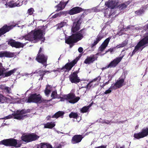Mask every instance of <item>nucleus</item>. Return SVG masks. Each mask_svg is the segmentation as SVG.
I'll use <instances>...</instances> for the list:
<instances>
[{"mask_svg":"<svg viewBox=\"0 0 148 148\" xmlns=\"http://www.w3.org/2000/svg\"><path fill=\"white\" fill-rule=\"evenodd\" d=\"M86 32L84 29L81 30L76 33L73 34L66 40V43L68 44H73L76 43L81 40L83 38V35Z\"/></svg>","mask_w":148,"mask_h":148,"instance_id":"f257e3e1","label":"nucleus"},{"mask_svg":"<svg viewBox=\"0 0 148 148\" xmlns=\"http://www.w3.org/2000/svg\"><path fill=\"white\" fill-rule=\"evenodd\" d=\"M43 30L40 29L36 30L33 33V37H31L30 35H28L26 36L25 38L27 40L31 41L39 40L44 42L45 40V38L43 37Z\"/></svg>","mask_w":148,"mask_h":148,"instance_id":"f03ea898","label":"nucleus"},{"mask_svg":"<svg viewBox=\"0 0 148 148\" xmlns=\"http://www.w3.org/2000/svg\"><path fill=\"white\" fill-rule=\"evenodd\" d=\"M148 44V35L144 36V38L141 39L135 47L134 49L132 52L130 56L132 57L136 52L140 49H141V51L144 48L145 45Z\"/></svg>","mask_w":148,"mask_h":148,"instance_id":"7ed1b4c3","label":"nucleus"},{"mask_svg":"<svg viewBox=\"0 0 148 148\" xmlns=\"http://www.w3.org/2000/svg\"><path fill=\"white\" fill-rule=\"evenodd\" d=\"M126 78L125 74L124 73L117 80L115 83L112 84L110 88L111 90H115L122 87L123 86V83Z\"/></svg>","mask_w":148,"mask_h":148,"instance_id":"20e7f679","label":"nucleus"},{"mask_svg":"<svg viewBox=\"0 0 148 148\" xmlns=\"http://www.w3.org/2000/svg\"><path fill=\"white\" fill-rule=\"evenodd\" d=\"M48 57L44 54L37 55L36 60L39 63L41 64L46 68L47 65V64Z\"/></svg>","mask_w":148,"mask_h":148,"instance_id":"39448f33","label":"nucleus"},{"mask_svg":"<svg viewBox=\"0 0 148 148\" xmlns=\"http://www.w3.org/2000/svg\"><path fill=\"white\" fill-rule=\"evenodd\" d=\"M17 142L15 139H7L3 140L0 142V144H3L6 146H15Z\"/></svg>","mask_w":148,"mask_h":148,"instance_id":"423d86ee","label":"nucleus"},{"mask_svg":"<svg viewBox=\"0 0 148 148\" xmlns=\"http://www.w3.org/2000/svg\"><path fill=\"white\" fill-rule=\"evenodd\" d=\"M78 71H76L71 74L69 76L70 81L72 83L77 84L80 81L79 77H78Z\"/></svg>","mask_w":148,"mask_h":148,"instance_id":"0eeeda50","label":"nucleus"},{"mask_svg":"<svg viewBox=\"0 0 148 148\" xmlns=\"http://www.w3.org/2000/svg\"><path fill=\"white\" fill-rule=\"evenodd\" d=\"M77 60L76 59H74L70 62H68L63 67L60 69L58 68V69H60L61 71H62L64 69H65L67 71H69L71 70L72 68L76 64Z\"/></svg>","mask_w":148,"mask_h":148,"instance_id":"6e6552de","label":"nucleus"},{"mask_svg":"<svg viewBox=\"0 0 148 148\" xmlns=\"http://www.w3.org/2000/svg\"><path fill=\"white\" fill-rule=\"evenodd\" d=\"M75 95L73 93L67 94V100L70 103L74 104L77 102L79 99V97H75Z\"/></svg>","mask_w":148,"mask_h":148,"instance_id":"1a4fd4ad","label":"nucleus"},{"mask_svg":"<svg viewBox=\"0 0 148 148\" xmlns=\"http://www.w3.org/2000/svg\"><path fill=\"white\" fill-rule=\"evenodd\" d=\"M123 57V56L116 58L111 61L109 64L107 66V68H114L116 67L121 61Z\"/></svg>","mask_w":148,"mask_h":148,"instance_id":"9d476101","label":"nucleus"},{"mask_svg":"<svg viewBox=\"0 0 148 148\" xmlns=\"http://www.w3.org/2000/svg\"><path fill=\"white\" fill-rule=\"evenodd\" d=\"M86 10V9H83L79 7H76L73 8L70 10L68 12L70 15H73L82 12Z\"/></svg>","mask_w":148,"mask_h":148,"instance_id":"9b49d317","label":"nucleus"},{"mask_svg":"<svg viewBox=\"0 0 148 148\" xmlns=\"http://www.w3.org/2000/svg\"><path fill=\"white\" fill-rule=\"evenodd\" d=\"M84 137L82 135H75L72 137L71 140V143L73 144L78 143L81 141Z\"/></svg>","mask_w":148,"mask_h":148,"instance_id":"f8f14e48","label":"nucleus"},{"mask_svg":"<svg viewBox=\"0 0 148 148\" xmlns=\"http://www.w3.org/2000/svg\"><path fill=\"white\" fill-rule=\"evenodd\" d=\"M112 37L110 36L106 38L103 42L99 48V50L101 52H103L107 47L109 42L111 39Z\"/></svg>","mask_w":148,"mask_h":148,"instance_id":"ddd939ff","label":"nucleus"},{"mask_svg":"<svg viewBox=\"0 0 148 148\" xmlns=\"http://www.w3.org/2000/svg\"><path fill=\"white\" fill-rule=\"evenodd\" d=\"M118 3L116 0H109L108 2L105 3V5L108 8L113 9L116 6H117Z\"/></svg>","mask_w":148,"mask_h":148,"instance_id":"4468645a","label":"nucleus"},{"mask_svg":"<svg viewBox=\"0 0 148 148\" xmlns=\"http://www.w3.org/2000/svg\"><path fill=\"white\" fill-rule=\"evenodd\" d=\"M30 112V109H28L27 110L23 109L20 111H19V120L23 119L25 118L28 117V116L27 114H23Z\"/></svg>","mask_w":148,"mask_h":148,"instance_id":"2eb2a0df","label":"nucleus"},{"mask_svg":"<svg viewBox=\"0 0 148 148\" xmlns=\"http://www.w3.org/2000/svg\"><path fill=\"white\" fill-rule=\"evenodd\" d=\"M97 60V57L95 55H92L90 56H87L84 61V63L86 64H90L93 63L95 60Z\"/></svg>","mask_w":148,"mask_h":148,"instance_id":"dca6fc26","label":"nucleus"},{"mask_svg":"<svg viewBox=\"0 0 148 148\" xmlns=\"http://www.w3.org/2000/svg\"><path fill=\"white\" fill-rule=\"evenodd\" d=\"M81 23V22L79 21L78 20L76 22H73V26L71 28L72 32L74 33L78 31L80 29Z\"/></svg>","mask_w":148,"mask_h":148,"instance_id":"f3484780","label":"nucleus"},{"mask_svg":"<svg viewBox=\"0 0 148 148\" xmlns=\"http://www.w3.org/2000/svg\"><path fill=\"white\" fill-rule=\"evenodd\" d=\"M104 36L102 32L101 31L100 32L96 40H95L94 42L91 45V47H93L96 45L104 37Z\"/></svg>","mask_w":148,"mask_h":148,"instance_id":"a211bd4d","label":"nucleus"},{"mask_svg":"<svg viewBox=\"0 0 148 148\" xmlns=\"http://www.w3.org/2000/svg\"><path fill=\"white\" fill-rule=\"evenodd\" d=\"M12 53L8 52H0V57H12L13 56Z\"/></svg>","mask_w":148,"mask_h":148,"instance_id":"6ab92c4d","label":"nucleus"},{"mask_svg":"<svg viewBox=\"0 0 148 148\" xmlns=\"http://www.w3.org/2000/svg\"><path fill=\"white\" fill-rule=\"evenodd\" d=\"M8 43L12 47H14L16 48L18 47V42H16L15 40H12L8 42Z\"/></svg>","mask_w":148,"mask_h":148,"instance_id":"aec40b11","label":"nucleus"},{"mask_svg":"<svg viewBox=\"0 0 148 148\" xmlns=\"http://www.w3.org/2000/svg\"><path fill=\"white\" fill-rule=\"evenodd\" d=\"M56 124L54 122H48L44 125V127L46 128L52 129L55 126Z\"/></svg>","mask_w":148,"mask_h":148,"instance_id":"412c9836","label":"nucleus"},{"mask_svg":"<svg viewBox=\"0 0 148 148\" xmlns=\"http://www.w3.org/2000/svg\"><path fill=\"white\" fill-rule=\"evenodd\" d=\"M55 7L57 8V10H56V12L61 10L65 8V7L63 5L62 1H61L59 4L56 6Z\"/></svg>","mask_w":148,"mask_h":148,"instance_id":"4be33fe9","label":"nucleus"},{"mask_svg":"<svg viewBox=\"0 0 148 148\" xmlns=\"http://www.w3.org/2000/svg\"><path fill=\"white\" fill-rule=\"evenodd\" d=\"M52 86L51 85H47L45 90L44 92L46 95H48L51 91Z\"/></svg>","mask_w":148,"mask_h":148,"instance_id":"5701e85b","label":"nucleus"},{"mask_svg":"<svg viewBox=\"0 0 148 148\" xmlns=\"http://www.w3.org/2000/svg\"><path fill=\"white\" fill-rule=\"evenodd\" d=\"M11 118H13L18 119V111L16 113H14L11 115H10L5 117L6 119H9Z\"/></svg>","mask_w":148,"mask_h":148,"instance_id":"b1692460","label":"nucleus"},{"mask_svg":"<svg viewBox=\"0 0 148 148\" xmlns=\"http://www.w3.org/2000/svg\"><path fill=\"white\" fill-rule=\"evenodd\" d=\"M64 113V112L63 111H59L53 115L52 116V118L57 119L60 116H63Z\"/></svg>","mask_w":148,"mask_h":148,"instance_id":"393cba45","label":"nucleus"},{"mask_svg":"<svg viewBox=\"0 0 148 148\" xmlns=\"http://www.w3.org/2000/svg\"><path fill=\"white\" fill-rule=\"evenodd\" d=\"M30 142L38 139L39 137L36 134L32 133L29 134Z\"/></svg>","mask_w":148,"mask_h":148,"instance_id":"a878e982","label":"nucleus"},{"mask_svg":"<svg viewBox=\"0 0 148 148\" xmlns=\"http://www.w3.org/2000/svg\"><path fill=\"white\" fill-rule=\"evenodd\" d=\"M34 103H39L42 98L40 94L37 95L36 93H34Z\"/></svg>","mask_w":148,"mask_h":148,"instance_id":"bb28decb","label":"nucleus"},{"mask_svg":"<svg viewBox=\"0 0 148 148\" xmlns=\"http://www.w3.org/2000/svg\"><path fill=\"white\" fill-rule=\"evenodd\" d=\"M21 138L22 140L25 142L27 143L30 142L29 134L22 136Z\"/></svg>","mask_w":148,"mask_h":148,"instance_id":"cd10ccee","label":"nucleus"},{"mask_svg":"<svg viewBox=\"0 0 148 148\" xmlns=\"http://www.w3.org/2000/svg\"><path fill=\"white\" fill-rule=\"evenodd\" d=\"M143 137H145L148 135V128H143L140 132Z\"/></svg>","mask_w":148,"mask_h":148,"instance_id":"c85d7f7f","label":"nucleus"},{"mask_svg":"<svg viewBox=\"0 0 148 148\" xmlns=\"http://www.w3.org/2000/svg\"><path fill=\"white\" fill-rule=\"evenodd\" d=\"M34 94H33L30 95V96L27 99H26V101H27V103H34Z\"/></svg>","mask_w":148,"mask_h":148,"instance_id":"c756f323","label":"nucleus"},{"mask_svg":"<svg viewBox=\"0 0 148 148\" xmlns=\"http://www.w3.org/2000/svg\"><path fill=\"white\" fill-rule=\"evenodd\" d=\"M91 106V104H90L88 106L83 107L80 110L81 112L82 113L88 112Z\"/></svg>","mask_w":148,"mask_h":148,"instance_id":"7c9ffc66","label":"nucleus"},{"mask_svg":"<svg viewBox=\"0 0 148 148\" xmlns=\"http://www.w3.org/2000/svg\"><path fill=\"white\" fill-rule=\"evenodd\" d=\"M51 71H52L40 70L39 71L38 74L40 76H44L45 75L46 73H50Z\"/></svg>","mask_w":148,"mask_h":148,"instance_id":"2f4dec72","label":"nucleus"},{"mask_svg":"<svg viewBox=\"0 0 148 148\" xmlns=\"http://www.w3.org/2000/svg\"><path fill=\"white\" fill-rule=\"evenodd\" d=\"M128 44V40H125L121 44L117 45L116 46L117 48H119L123 47L126 46Z\"/></svg>","mask_w":148,"mask_h":148,"instance_id":"473e14b6","label":"nucleus"},{"mask_svg":"<svg viewBox=\"0 0 148 148\" xmlns=\"http://www.w3.org/2000/svg\"><path fill=\"white\" fill-rule=\"evenodd\" d=\"M144 10L143 9V8L142 9H140L137 11H136L135 12V14H136L138 16L141 15L142 14L144 13Z\"/></svg>","mask_w":148,"mask_h":148,"instance_id":"72a5a7b5","label":"nucleus"},{"mask_svg":"<svg viewBox=\"0 0 148 148\" xmlns=\"http://www.w3.org/2000/svg\"><path fill=\"white\" fill-rule=\"evenodd\" d=\"M134 137L138 139L143 138L140 132L138 133H135L134 134Z\"/></svg>","mask_w":148,"mask_h":148,"instance_id":"f704fd0d","label":"nucleus"},{"mask_svg":"<svg viewBox=\"0 0 148 148\" xmlns=\"http://www.w3.org/2000/svg\"><path fill=\"white\" fill-rule=\"evenodd\" d=\"M66 23L64 21L61 22L60 23L57 24L56 25L57 26V29H59L62 27L66 24Z\"/></svg>","mask_w":148,"mask_h":148,"instance_id":"c9c22d12","label":"nucleus"},{"mask_svg":"<svg viewBox=\"0 0 148 148\" xmlns=\"http://www.w3.org/2000/svg\"><path fill=\"white\" fill-rule=\"evenodd\" d=\"M69 116L70 118L77 119L78 117V115L77 113L71 112L69 114Z\"/></svg>","mask_w":148,"mask_h":148,"instance_id":"e433bc0d","label":"nucleus"},{"mask_svg":"<svg viewBox=\"0 0 148 148\" xmlns=\"http://www.w3.org/2000/svg\"><path fill=\"white\" fill-rule=\"evenodd\" d=\"M117 7L121 10H123L126 8L127 6L124 3H121L117 6Z\"/></svg>","mask_w":148,"mask_h":148,"instance_id":"4c0bfd02","label":"nucleus"},{"mask_svg":"<svg viewBox=\"0 0 148 148\" xmlns=\"http://www.w3.org/2000/svg\"><path fill=\"white\" fill-rule=\"evenodd\" d=\"M16 71V70L15 69H13L10 70L8 72H6L5 73V76L6 77H8L12 74H13L14 72Z\"/></svg>","mask_w":148,"mask_h":148,"instance_id":"58836bf2","label":"nucleus"},{"mask_svg":"<svg viewBox=\"0 0 148 148\" xmlns=\"http://www.w3.org/2000/svg\"><path fill=\"white\" fill-rule=\"evenodd\" d=\"M40 148H52V147L50 144L44 143L41 145Z\"/></svg>","mask_w":148,"mask_h":148,"instance_id":"ea45409f","label":"nucleus"},{"mask_svg":"<svg viewBox=\"0 0 148 148\" xmlns=\"http://www.w3.org/2000/svg\"><path fill=\"white\" fill-rule=\"evenodd\" d=\"M57 93L56 90L53 91L51 93V97L52 99L56 98L57 97Z\"/></svg>","mask_w":148,"mask_h":148,"instance_id":"a19ab883","label":"nucleus"},{"mask_svg":"<svg viewBox=\"0 0 148 148\" xmlns=\"http://www.w3.org/2000/svg\"><path fill=\"white\" fill-rule=\"evenodd\" d=\"M93 82L92 81H90L86 86L85 88L87 89H90V88L91 87H94V86L95 84H93Z\"/></svg>","mask_w":148,"mask_h":148,"instance_id":"79ce46f5","label":"nucleus"},{"mask_svg":"<svg viewBox=\"0 0 148 148\" xmlns=\"http://www.w3.org/2000/svg\"><path fill=\"white\" fill-rule=\"evenodd\" d=\"M4 70L5 69L2 66V64L0 63V76L3 74Z\"/></svg>","mask_w":148,"mask_h":148,"instance_id":"37998d69","label":"nucleus"},{"mask_svg":"<svg viewBox=\"0 0 148 148\" xmlns=\"http://www.w3.org/2000/svg\"><path fill=\"white\" fill-rule=\"evenodd\" d=\"M87 15V13L86 12H84L81 15L80 17L79 18L78 20L79 21L82 22V20L83 18H84L85 16Z\"/></svg>","mask_w":148,"mask_h":148,"instance_id":"c03bdc74","label":"nucleus"},{"mask_svg":"<svg viewBox=\"0 0 148 148\" xmlns=\"http://www.w3.org/2000/svg\"><path fill=\"white\" fill-rule=\"evenodd\" d=\"M6 98L1 94H0V102L3 103L5 101Z\"/></svg>","mask_w":148,"mask_h":148,"instance_id":"a18cd8bd","label":"nucleus"},{"mask_svg":"<svg viewBox=\"0 0 148 148\" xmlns=\"http://www.w3.org/2000/svg\"><path fill=\"white\" fill-rule=\"evenodd\" d=\"M34 11V9L33 8H31L28 9L27 12L29 15H32Z\"/></svg>","mask_w":148,"mask_h":148,"instance_id":"49530a36","label":"nucleus"},{"mask_svg":"<svg viewBox=\"0 0 148 148\" xmlns=\"http://www.w3.org/2000/svg\"><path fill=\"white\" fill-rule=\"evenodd\" d=\"M116 48L115 47H114L113 48H110L108 49L104 53V54H106V53L108 52H110L111 53H112V52L114 51V49Z\"/></svg>","mask_w":148,"mask_h":148,"instance_id":"de8ad7c7","label":"nucleus"},{"mask_svg":"<svg viewBox=\"0 0 148 148\" xmlns=\"http://www.w3.org/2000/svg\"><path fill=\"white\" fill-rule=\"evenodd\" d=\"M50 101V100H49L44 99H41V100L40 101V102H39V103H48Z\"/></svg>","mask_w":148,"mask_h":148,"instance_id":"09e8293b","label":"nucleus"},{"mask_svg":"<svg viewBox=\"0 0 148 148\" xmlns=\"http://www.w3.org/2000/svg\"><path fill=\"white\" fill-rule=\"evenodd\" d=\"M101 79V77L100 76H98L97 77L94 78V79H93L91 81L93 82H95L96 81H99Z\"/></svg>","mask_w":148,"mask_h":148,"instance_id":"8fccbe9b","label":"nucleus"},{"mask_svg":"<svg viewBox=\"0 0 148 148\" xmlns=\"http://www.w3.org/2000/svg\"><path fill=\"white\" fill-rule=\"evenodd\" d=\"M13 5L14 2L13 1H11L10 3H8V5L11 8L14 7V6H13Z\"/></svg>","mask_w":148,"mask_h":148,"instance_id":"3c124183","label":"nucleus"},{"mask_svg":"<svg viewBox=\"0 0 148 148\" xmlns=\"http://www.w3.org/2000/svg\"><path fill=\"white\" fill-rule=\"evenodd\" d=\"M110 89H111L110 88H109V89H108V90H106L104 92V93L105 94H108L110 93L111 92L112 90Z\"/></svg>","mask_w":148,"mask_h":148,"instance_id":"603ef678","label":"nucleus"},{"mask_svg":"<svg viewBox=\"0 0 148 148\" xmlns=\"http://www.w3.org/2000/svg\"><path fill=\"white\" fill-rule=\"evenodd\" d=\"M4 89L7 92H8V93H10V88L8 87H5L4 88Z\"/></svg>","mask_w":148,"mask_h":148,"instance_id":"864d4df0","label":"nucleus"},{"mask_svg":"<svg viewBox=\"0 0 148 148\" xmlns=\"http://www.w3.org/2000/svg\"><path fill=\"white\" fill-rule=\"evenodd\" d=\"M43 51L42 48L40 47L39 50L38 52V53L37 55H41V54H43V53H42V52Z\"/></svg>","mask_w":148,"mask_h":148,"instance_id":"5fc2aeb1","label":"nucleus"},{"mask_svg":"<svg viewBox=\"0 0 148 148\" xmlns=\"http://www.w3.org/2000/svg\"><path fill=\"white\" fill-rule=\"evenodd\" d=\"M59 14V15H60V16H61V15H66V12L65 11H61L58 13Z\"/></svg>","mask_w":148,"mask_h":148,"instance_id":"6e6d98bb","label":"nucleus"},{"mask_svg":"<svg viewBox=\"0 0 148 148\" xmlns=\"http://www.w3.org/2000/svg\"><path fill=\"white\" fill-rule=\"evenodd\" d=\"M25 45V43L23 44L19 42V48L23 47Z\"/></svg>","mask_w":148,"mask_h":148,"instance_id":"4d7b16f0","label":"nucleus"},{"mask_svg":"<svg viewBox=\"0 0 148 148\" xmlns=\"http://www.w3.org/2000/svg\"><path fill=\"white\" fill-rule=\"evenodd\" d=\"M83 49L82 47H79L78 49V51L79 53H81L83 51Z\"/></svg>","mask_w":148,"mask_h":148,"instance_id":"13d9d810","label":"nucleus"},{"mask_svg":"<svg viewBox=\"0 0 148 148\" xmlns=\"http://www.w3.org/2000/svg\"><path fill=\"white\" fill-rule=\"evenodd\" d=\"M53 17L54 18H56L58 17L59 16L60 17V15H59V14L58 13L56 14L55 15H54L53 16Z\"/></svg>","mask_w":148,"mask_h":148,"instance_id":"bf43d9fd","label":"nucleus"},{"mask_svg":"<svg viewBox=\"0 0 148 148\" xmlns=\"http://www.w3.org/2000/svg\"><path fill=\"white\" fill-rule=\"evenodd\" d=\"M96 148H106V145H101L96 147Z\"/></svg>","mask_w":148,"mask_h":148,"instance_id":"052dcab7","label":"nucleus"},{"mask_svg":"<svg viewBox=\"0 0 148 148\" xmlns=\"http://www.w3.org/2000/svg\"><path fill=\"white\" fill-rule=\"evenodd\" d=\"M62 97H63L62 99H64L67 100V94L63 95Z\"/></svg>","mask_w":148,"mask_h":148,"instance_id":"680f3d73","label":"nucleus"},{"mask_svg":"<svg viewBox=\"0 0 148 148\" xmlns=\"http://www.w3.org/2000/svg\"><path fill=\"white\" fill-rule=\"evenodd\" d=\"M69 0H68L66 2H64L63 1H62V3L63 4V5H64V6L65 7L66 5V4L68 3Z\"/></svg>","mask_w":148,"mask_h":148,"instance_id":"e2e57ef3","label":"nucleus"},{"mask_svg":"<svg viewBox=\"0 0 148 148\" xmlns=\"http://www.w3.org/2000/svg\"><path fill=\"white\" fill-rule=\"evenodd\" d=\"M111 122V121H104V122H103V123H105L106 124H109Z\"/></svg>","mask_w":148,"mask_h":148,"instance_id":"0e129e2a","label":"nucleus"},{"mask_svg":"<svg viewBox=\"0 0 148 148\" xmlns=\"http://www.w3.org/2000/svg\"><path fill=\"white\" fill-rule=\"evenodd\" d=\"M127 121V120H126L125 121H119L118 122H117V123H118L119 124H120V123H124L125 121Z\"/></svg>","mask_w":148,"mask_h":148,"instance_id":"69168bd1","label":"nucleus"},{"mask_svg":"<svg viewBox=\"0 0 148 148\" xmlns=\"http://www.w3.org/2000/svg\"><path fill=\"white\" fill-rule=\"evenodd\" d=\"M51 118V116H47V118L46 119L47 120H50Z\"/></svg>","mask_w":148,"mask_h":148,"instance_id":"338daca9","label":"nucleus"},{"mask_svg":"<svg viewBox=\"0 0 148 148\" xmlns=\"http://www.w3.org/2000/svg\"><path fill=\"white\" fill-rule=\"evenodd\" d=\"M62 145L61 144H59L58 146L56 147L57 148H62Z\"/></svg>","mask_w":148,"mask_h":148,"instance_id":"774afa93","label":"nucleus"}]
</instances>
